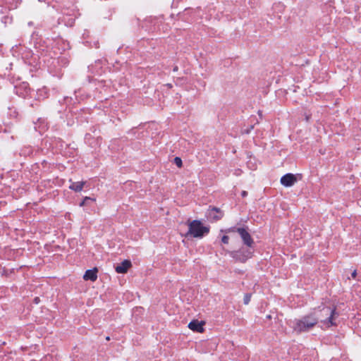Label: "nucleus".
Listing matches in <instances>:
<instances>
[{"instance_id": "17", "label": "nucleus", "mask_w": 361, "mask_h": 361, "mask_svg": "<svg viewBox=\"0 0 361 361\" xmlns=\"http://www.w3.org/2000/svg\"><path fill=\"white\" fill-rule=\"evenodd\" d=\"M356 275H357V271L356 270H354L352 273V277L353 278H355L356 277Z\"/></svg>"}, {"instance_id": "13", "label": "nucleus", "mask_w": 361, "mask_h": 361, "mask_svg": "<svg viewBox=\"0 0 361 361\" xmlns=\"http://www.w3.org/2000/svg\"><path fill=\"white\" fill-rule=\"evenodd\" d=\"M174 163L176 164V165L178 167H181L182 166V160L179 157H176L174 159Z\"/></svg>"}, {"instance_id": "15", "label": "nucleus", "mask_w": 361, "mask_h": 361, "mask_svg": "<svg viewBox=\"0 0 361 361\" xmlns=\"http://www.w3.org/2000/svg\"><path fill=\"white\" fill-rule=\"evenodd\" d=\"M228 240H229V238H228V235H224L222 236L221 241H222L223 243L228 244Z\"/></svg>"}, {"instance_id": "18", "label": "nucleus", "mask_w": 361, "mask_h": 361, "mask_svg": "<svg viewBox=\"0 0 361 361\" xmlns=\"http://www.w3.org/2000/svg\"><path fill=\"white\" fill-rule=\"evenodd\" d=\"M246 195H247V192H246L245 191H243V192H242V195H243V196H245Z\"/></svg>"}, {"instance_id": "1", "label": "nucleus", "mask_w": 361, "mask_h": 361, "mask_svg": "<svg viewBox=\"0 0 361 361\" xmlns=\"http://www.w3.org/2000/svg\"><path fill=\"white\" fill-rule=\"evenodd\" d=\"M318 321L317 312L315 310L314 312L305 315L300 319H295L293 322V329L298 333L307 331L312 329Z\"/></svg>"}, {"instance_id": "3", "label": "nucleus", "mask_w": 361, "mask_h": 361, "mask_svg": "<svg viewBox=\"0 0 361 361\" xmlns=\"http://www.w3.org/2000/svg\"><path fill=\"white\" fill-rule=\"evenodd\" d=\"M187 235L196 238H202L209 232V226L204 225L199 220H193L188 224Z\"/></svg>"}, {"instance_id": "2", "label": "nucleus", "mask_w": 361, "mask_h": 361, "mask_svg": "<svg viewBox=\"0 0 361 361\" xmlns=\"http://www.w3.org/2000/svg\"><path fill=\"white\" fill-rule=\"evenodd\" d=\"M320 322L326 328L338 325L339 313L335 307H324L317 310Z\"/></svg>"}, {"instance_id": "9", "label": "nucleus", "mask_w": 361, "mask_h": 361, "mask_svg": "<svg viewBox=\"0 0 361 361\" xmlns=\"http://www.w3.org/2000/svg\"><path fill=\"white\" fill-rule=\"evenodd\" d=\"M83 279L86 281H95L97 279V269L94 268L87 270L83 276Z\"/></svg>"}, {"instance_id": "8", "label": "nucleus", "mask_w": 361, "mask_h": 361, "mask_svg": "<svg viewBox=\"0 0 361 361\" xmlns=\"http://www.w3.org/2000/svg\"><path fill=\"white\" fill-rule=\"evenodd\" d=\"M203 325V322H200L197 320H193L188 324V328L196 332H202L204 331Z\"/></svg>"}, {"instance_id": "7", "label": "nucleus", "mask_w": 361, "mask_h": 361, "mask_svg": "<svg viewBox=\"0 0 361 361\" xmlns=\"http://www.w3.org/2000/svg\"><path fill=\"white\" fill-rule=\"evenodd\" d=\"M132 266L130 260L126 259L121 264H118L116 267V271L118 274H125L128 271V269Z\"/></svg>"}, {"instance_id": "11", "label": "nucleus", "mask_w": 361, "mask_h": 361, "mask_svg": "<svg viewBox=\"0 0 361 361\" xmlns=\"http://www.w3.org/2000/svg\"><path fill=\"white\" fill-rule=\"evenodd\" d=\"M85 184V182L84 181L73 182L69 186V188L75 192H80L82 190Z\"/></svg>"}, {"instance_id": "6", "label": "nucleus", "mask_w": 361, "mask_h": 361, "mask_svg": "<svg viewBox=\"0 0 361 361\" xmlns=\"http://www.w3.org/2000/svg\"><path fill=\"white\" fill-rule=\"evenodd\" d=\"M297 181V178L295 175L292 173H287L281 178V183L285 187H291Z\"/></svg>"}, {"instance_id": "12", "label": "nucleus", "mask_w": 361, "mask_h": 361, "mask_svg": "<svg viewBox=\"0 0 361 361\" xmlns=\"http://www.w3.org/2000/svg\"><path fill=\"white\" fill-rule=\"evenodd\" d=\"M237 229L238 228L233 227V228H226V229H221L220 231V232L227 234V233H230L231 232H235V231L237 232Z\"/></svg>"}, {"instance_id": "5", "label": "nucleus", "mask_w": 361, "mask_h": 361, "mask_svg": "<svg viewBox=\"0 0 361 361\" xmlns=\"http://www.w3.org/2000/svg\"><path fill=\"white\" fill-rule=\"evenodd\" d=\"M237 232L240 235L244 244L250 247L253 243V240L250 233L243 228H238Z\"/></svg>"}, {"instance_id": "14", "label": "nucleus", "mask_w": 361, "mask_h": 361, "mask_svg": "<svg viewBox=\"0 0 361 361\" xmlns=\"http://www.w3.org/2000/svg\"><path fill=\"white\" fill-rule=\"evenodd\" d=\"M87 200L95 201V199L91 198V197H85V199L83 200V201L82 202H80V207L85 206V204H86V201H87Z\"/></svg>"}, {"instance_id": "10", "label": "nucleus", "mask_w": 361, "mask_h": 361, "mask_svg": "<svg viewBox=\"0 0 361 361\" xmlns=\"http://www.w3.org/2000/svg\"><path fill=\"white\" fill-rule=\"evenodd\" d=\"M223 214L221 212L216 208H212L209 212V218L214 220H219L222 217Z\"/></svg>"}, {"instance_id": "16", "label": "nucleus", "mask_w": 361, "mask_h": 361, "mask_svg": "<svg viewBox=\"0 0 361 361\" xmlns=\"http://www.w3.org/2000/svg\"><path fill=\"white\" fill-rule=\"evenodd\" d=\"M249 302H250V296L246 295L244 298V303L247 305V304H248Z\"/></svg>"}, {"instance_id": "4", "label": "nucleus", "mask_w": 361, "mask_h": 361, "mask_svg": "<svg viewBox=\"0 0 361 361\" xmlns=\"http://www.w3.org/2000/svg\"><path fill=\"white\" fill-rule=\"evenodd\" d=\"M230 255L236 261L245 262L252 257V251L250 249L240 250L230 252Z\"/></svg>"}]
</instances>
